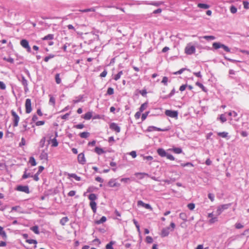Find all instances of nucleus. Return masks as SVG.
<instances>
[{
  "label": "nucleus",
  "instance_id": "69168bd1",
  "mask_svg": "<svg viewBox=\"0 0 249 249\" xmlns=\"http://www.w3.org/2000/svg\"><path fill=\"white\" fill-rule=\"evenodd\" d=\"M230 11L231 13L234 14L237 12V8L235 6H232L231 7Z\"/></svg>",
  "mask_w": 249,
  "mask_h": 249
},
{
  "label": "nucleus",
  "instance_id": "e433bc0d",
  "mask_svg": "<svg viewBox=\"0 0 249 249\" xmlns=\"http://www.w3.org/2000/svg\"><path fill=\"white\" fill-rule=\"evenodd\" d=\"M31 230L36 234H39V231L38 227L37 226H35L31 228Z\"/></svg>",
  "mask_w": 249,
  "mask_h": 249
},
{
  "label": "nucleus",
  "instance_id": "603ef678",
  "mask_svg": "<svg viewBox=\"0 0 249 249\" xmlns=\"http://www.w3.org/2000/svg\"><path fill=\"white\" fill-rule=\"evenodd\" d=\"M168 80V77H167L166 76H164L162 78V80L161 81V83H163L164 85L167 86V85Z\"/></svg>",
  "mask_w": 249,
  "mask_h": 249
},
{
  "label": "nucleus",
  "instance_id": "c03bdc74",
  "mask_svg": "<svg viewBox=\"0 0 249 249\" xmlns=\"http://www.w3.org/2000/svg\"><path fill=\"white\" fill-rule=\"evenodd\" d=\"M115 243V242L114 241H110L109 243H108L106 246V248L107 249H112L113 248L112 247V246Z\"/></svg>",
  "mask_w": 249,
  "mask_h": 249
},
{
  "label": "nucleus",
  "instance_id": "774afa93",
  "mask_svg": "<svg viewBox=\"0 0 249 249\" xmlns=\"http://www.w3.org/2000/svg\"><path fill=\"white\" fill-rule=\"evenodd\" d=\"M243 5L244 8L246 9H249V3L247 1H244Z\"/></svg>",
  "mask_w": 249,
  "mask_h": 249
},
{
  "label": "nucleus",
  "instance_id": "39448f33",
  "mask_svg": "<svg viewBox=\"0 0 249 249\" xmlns=\"http://www.w3.org/2000/svg\"><path fill=\"white\" fill-rule=\"evenodd\" d=\"M218 216H216V213L214 214L213 212L208 214V217L210 218L209 222L210 224H213L218 221Z\"/></svg>",
  "mask_w": 249,
  "mask_h": 249
},
{
  "label": "nucleus",
  "instance_id": "0e129e2a",
  "mask_svg": "<svg viewBox=\"0 0 249 249\" xmlns=\"http://www.w3.org/2000/svg\"><path fill=\"white\" fill-rule=\"evenodd\" d=\"M208 198L211 200V201L213 202L214 200V195L213 194L209 193L208 194Z\"/></svg>",
  "mask_w": 249,
  "mask_h": 249
},
{
  "label": "nucleus",
  "instance_id": "dca6fc26",
  "mask_svg": "<svg viewBox=\"0 0 249 249\" xmlns=\"http://www.w3.org/2000/svg\"><path fill=\"white\" fill-rule=\"evenodd\" d=\"M21 82L22 84L23 85V86L24 87V90L25 91H27V90H28V82H27V80L25 79V78L24 76H22Z\"/></svg>",
  "mask_w": 249,
  "mask_h": 249
},
{
  "label": "nucleus",
  "instance_id": "bb28decb",
  "mask_svg": "<svg viewBox=\"0 0 249 249\" xmlns=\"http://www.w3.org/2000/svg\"><path fill=\"white\" fill-rule=\"evenodd\" d=\"M69 177L74 178L77 181H80L81 180V177L77 176L75 174H69Z\"/></svg>",
  "mask_w": 249,
  "mask_h": 249
},
{
  "label": "nucleus",
  "instance_id": "a18cd8bd",
  "mask_svg": "<svg viewBox=\"0 0 249 249\" xmlns=\"http://www.w3.org/2000/svg\"><path fill=\"white\" fill-rule=\"evenodd\" d=\"M95 11V8L94 7L80 10V11H81L82 12H91V11L94 12Z\"/></svg>",
  "mask_w": 249,
  "mask_h": 249
},
{
  "label": "nucleus",
  "instance_id": "de8ad7c7",
  "mask_svg": "<svg viewBox=\"0 0 249 249\" xmlns=\"http://www.w3.org/2000/svg\"><path fill=\"white\" fill-rule=\"evenodd\" d=\"M54 57V55L50 54L48 56H46L44 58V61L45 62H48L50 59L53 58Z\"/></svg>",
  "mask_w": 249,
  "mask_h": 249
},
{
  "label": "nucleus",
  "instance_id": "680f3d73",
  "mask_svg": "<svg viewBox=\"0 0 249 249\" xmlns=\"http://www.w3.org/2000/svg\"><path fill=\"white\" fill-rule=\"evenodd\" d=\"M26 242L30 244H37V241L34 239H27L26 240Z\"/></svg>",
  "mask_w": 249,
  "mask_h": 249
},
{
  "label": "nucleus",
  "instance_id": "0eeeda50",
  "mask_svg": "<svg viewBox=\"0 0 249 249\" xmlns=\"http://www.w3.org/2000/svg\"><path fill=\"white\" fill-rule=\"evenodd\" d=\"M11 114L13 117V126L16 127L18 125V122L19 121V117L18 115L14 110L11 111Z\"/></svg>",
  "mask_w": 249,
  "mask_h": 249
},
{
  "label": "nucleus",
  "instance_id": "3c124183",
  "mask_svg": "<svg viewBox=\"0 0 249 249\" xmlns=\"http://www.w3.org/2000/svg\"><path fill=\"white\" fill-rule=\"evenodd\" d=\"M175 93V89H173L170 92V93L167 95L166 96V97H164V98H170L172 96H173L174 95Z\"/></svg>",
  "mask_w": 249,
  "mask_h": 249
},
{
  "label": "nucleus",
  "instance_id": "f8f14e48",
  "mask_svg": "<svg viewBox=\"0 0 249 249\" xmlns=\"http://www.w3.org/2000/svg\"><path fill=\"white\" fill-rule=\"evenodd\" d=\"M109 128L111 130L116 131L117 133H119L121 131L120 126H119L118 125L115 123H110L109 124Z\"/></svg>",
  "mask_w": 249,
  "mask_h": 249
},
{
  "label": "nucleus",
  "instance_id": "6e6d98bb",
  "mask_svg": "<svg viewBox=\"0 0 249 249\" xmlns=\"http://www.w3.org/2000/svg\"><path fill=\"white\" fill-rule=\"evenodd\" d=\"M219 119L222 123H224L227 121V119L226 118L225 115L224 114H221L219 117Z\"/></svg>",
  "mask_w": 249,
  "mask_h": 249
},
{
  "label": "nucleus",
  "instance_id": "a19ab883",
  "mask_svg": "<svg viewBox=\"0 0 249 249\" xmlns=\"http://www.w3.org/2000/svg\"><path fill=\"white\" fill-rule=\"evenodd\" d=\"M217 135L222 138H227L228 135V133L226 132H218Z\"/></svg>",
  "mask_w": 249,
  "mask_h": 249
},
{
  "label": "nucleus",
  "instance_id": "4468645a",
  "mask_svg": "<svg viewBox=\"0 0 249 249\" xmlns=\"http://www.w3.org/2000/svg\"><path fill=\"white\" fill-rule=\"evenodd\" d=\"M17 190L26 193H29V189L27 186H18L17 187Z\"/></svg>",
  "mask_w": 249,
  "mask_h": 249
},
{
  "label": "nucleus",
  "instance_id": "9d476101",
  "mask_svg": "<svg viewBox=\"0 0 249 249\" xmlns=\"http://www.w3.org/2000/svg\"><path fill=\"white\" fill-rule=\"evenodd\" d=\"M26 112L30 113L32 110L31 106V100L30 99H27L25 102Z\"/></svg>",
  "mask_w": 249,
  "mask_h": 249
},
{
  "label": "nucleus",
  "instance_id": "72a5a7b5",
  "mask_svg": "<svg viewBox=\"0 0 249 249\" xmlns=\"http://www.w3.org/2000/svg\"><path fill=\"white\" fill-rule=\"evenodd\" d=\"M55 98L53 96L50 95L49 104L52 105L53 106H54L55 105Z\"/></svg>",
  "mask_w": 249,
  "mask_h": 249
},
{
  "label": "nucleus",
  "instance_id": "13d9d810",
  "mask_svg": "<svg viewBox=\"0 0 249 249\" xmlns=\"http://www.w3.org/2000/svg\"><path fill=\"white\" fill-rule=\"evenodd\" d=\"M235 227L237 229H240L243 228L244 227V226L240 223H236L235 224Z\"/></svg>",
  "mask_w": 249,
  "mask_h": 249
},
{
  "label": "nucleus",
  "instance_id": "c85d7f7f",
  "mask_svg": "<svg viewBox=\"0 0 249 249\" xmlns=\"http://www.w3.org/2000/svg\"><path fill=\"white\" fill-rule=\"evenodd\" d=\"M197 6L200 8H202L204 9H208L210 7V6L208 4L200 3L197 4Z\"/></svg>",
  "mask_w": 249,
  "mask_h": 249
},
{
  "label": "nucleus",
  "instance_id": "ea45409f",
  "mask_svg": "<svg viewBox=\"0 0 249 249\" xmlns=\"http://www.w3.org/2000/svg\"><path fill=\"white\" fill-rule=\"evenodd\" d=\"M55 82L57 84H59L61 82V79L60 78V74L59 73L56 74L55 76Z\"/></svg>",
  "mask_w": 249,
  "mask_h": 249
},
{
  "label": "nucleus",
  "instance_id": "cd10ccee",
  "mask_svg": "<svg viewBox=\"0 0 249 249\" xmlns=\"http://www.w3.org/2000/svg\"><path fill=\"white\" fill-rule=\"evenodd\" d=\"M69 218L68 217H64L60 220V223L62 226H64L66 223L69 221Z\"/></svg>",
  "mask_w": 249,
  "mask_h": 249
},
{
  "label": "nucleus",
  "instance_id": "338daca9",
  "mask_svg": "<svg viewBox=\"0 0 249 249\" xmlns=\"http://www.w3.org/2000/svg\"><path fill=\"white\" fill-rule=\"evenodd\" d=\"M0 89L2 90H4L6 89L5 84L2 81H0Z\"/></svg>",
  "mask_w": 249,
  "mask_h": 249
},
{
  "label": "nucleus",
  "instance_id": "393cba45",
  "mask_svg": "<svg viewBox=\"0 0 249 249\" xmlns=\"http://www.w3.org/2000/svg\"><path fill=\"white\" fill-rule=\"evenodd\" d=\"M89 199L90 200V202H95L97 199V196L94 194H91L89 196Z\"/></svg>",
  "mask_w": 249,
  "mask_h": 249
},
{
  "label": "nucleus",
  "instance_id": "b1692460",
  "mask_svg": "<svg viewBox=\"0 0 249 249\" xmlns=\"http://www.w3.org/2000/svg\"><path fill=\"white\" fill-rule=\"evenodd\" d=\"M123 74V72L122 71H120L117 74L113 75V79L115 81L118 80L121 77V76Z\"/></svg>",
  "mask_w": 249,
  "mask_h": 249
},
{
  "label": "nucleus",
  "instance_id": "20e7f679",
  "mask_svg": "<svg viewBox=\"0 0 249 249\" xmlns=\"http://www.w3.org/2000/svg\"><path fill=\"white\" fill-rule=\"evenodd\" d=\"M231 205V203L229 204H223L221 205L220 206H219L217 208V210L215 212L216 213V216H218L225 210L228 209L230 206Z\"/></svg>",
  "mask_w": 249,
  "mask_h": 249
},
{
  "label": "nucleus",
  "instance_id": "8fccbe9b",
  "mask_svg": "<svg viewBox=\"0 0 249 249\" xmlns=\"http://www.w3.org/2000/svg\"><path fill=\"white\" fill-rule=\"evenodd\" d=\"M131 180V178H122L121 181L124 183H129Z\"/></svg>",
  "mask_w": 249,
  "mask_h": 249
},
{
  "label": "nucleus",
  "instance_id": "f03ea898",
  "mask_svg": "<svg viewBox=\"0 0 249 249\" xmlns=\"http://www.w3.org/2000/svg\"><path fill=\"white\" fill-rule=\"evenodd\" d=\"M213 47L215 49H218L219 48H222L225 51L227 52H230V49L227 46L221 44L220 42H214L213 44Z\"/></svg>",
  "mask_w": 249,
  "mask_h": 249
},
{
  "label": "nucleus",
  "instance_id": "864d4df0",
  "mask_svg": "<svg viewBox=\"0 0 249 249\" xmlns=\"http://www.w3.org/2000/svg\"><path fill=\"white\" fill-rule=\"evenodd\" d=\"M114 93V89L112 88H108L107 90L108 95H112Z\"/></svg>",
  "mask_w": 249,
  "mask_h": 249
},
{
  "label": "nucleus",
  "instance_id": "4c0bfd02",
  "mask_svg": "<svg viewBox=\"0 0 249 249\" xmlns=\"http://www.w3.org/2000/svg\"><path fill=\"white\" fill-rule=\"evenodd\" d=\"M147 107V103H144L143 104H142L141 107H140V112H142Z\"/></svg>",
  "mask_w": 249,
  "mask_h": 249
},
{
  "label": "nucleus",
  "instance_id": "a211bd4d",
  "mask_svg": "<svg viewBox=\"0 0 249 249\" xmlns=\"http://www.w3.org/2000/svg\"><path fill=\"white\" fill-rule=\"evenodd\" d=\"M134 175L139 179H142L144 178V176H148V174L145 173H136Z\"/></svg>",
  "mask_w": 249,
  "mask_h": 249
},
{
  "label": "nucleus",
  "instance_id": "79ce46f5",
  "mask_svg": "<svg viewBox=\"0 0 249 249\" xmlns=\"http://www.w3.org/2000/svg\"><path fill=\"white\" fill-rule=\"evenodd\" d=\"M89 132H84L80 134V136L82 138H87L89 137Z\"/></svg>",
  "mask_w": 249,
  "mask_h": 249
},
{
  "label": "nucleus",
  "instance_id": "4d7b16f0",
  "mask_svg": "<svg viewBox=\"0 0 249 249\" xmlns=\"http://www.w3.org/2000/svg\"><path fill=\"white\" fill-rule=\"evenodd\" d=\"M181 166L182 167H186V166L193 167L194 165L192 163H191V162H187V163H181Z\"/></svg>",
  "mask_w": 249,
  "mask_h": 249
},
{
  "label": "nucleus",
  "instance_id": "9b49d317",
  "mask_svg": "<svg viewBox=\"0 0 249 249\" xmlns=\"http://www.w3.org/2000/svg\"><path fill=\"white\" fill-rule=\"evenodd\" d=\"M137 205H138V206L143 207L145 208V209L150 210V211H152V210H153V209H152V207L150 206V205H149V204H146V203H144L142 200L138 201Z\"/></svg>",
  "mask_w": 249,
  "mask_h": 249
},
{
  "label": "nucleus",
  "instance_id": "37998d69",
  "mask_svg": "<svg viewBox=\"0 0 249 249\" xmlns=\"http://www.w3.org/2000/svg\"><path fill=\"white\" fill-rule=\"evenodd\" d=\"M106 220H107L106 217L105 216H103L101 217V218L99 220L96 221V223L97 224H100L103 223L104 222H106Z\"/></svg>",
  "mask_w": 249,
  "mask_h": 249
},
{
  "label": "nucleus",
  "instance_id": "052dcab7",
  "mask_svg": "<svg viewBox=\"0 0 249 249\" xmlns=\"http://www.w3.org/2000/svg\"><path fill=\"white\" fill-rule=\"evenodd\" d=\"M149 113V112L148 111V112H146L144 113H143L142 114V121H144V120L146 119V118H147V116H148Z\"/></svg>",
  "mask_w": 249,
  "mask_h": 249
},
{
  "label": "nucleus",
  "instance_id": "412c9836",
  "mask_svg": "<svg viewBox=\"0 0 249 249\" xmlns=\"http://www.w3.org/2000/svg\"><path fill=\"white\" fill-rule=\"evenodd\" d=\"M89 206L94 213H96L97 210V204L95 202H90Z\"/></svg>",
  "mask_w": 249,
  "mask_h": 249
},
{
  "label": "nucleus",
  "instance_id": "a878e982",
  "mask_svg": "<svg viewBox=\"0 0 249 249\" xmlns=\"http://www.w3.org/2000/svg\"><path fill=\"white\" fill-rule=\"evenodd\" d=\"M199 38L200 39V38H204L208 41L214 40L215 39V37L213 36H205L199 37Z\"/></svg>",
  "mask_w": 249,
  "mask_h": 249
},
{
  "label": "nucleus",
  "instance_id": "5701e85b",
  "mask_svg": "<svg viewBox=\"0 0 249 249\" xmlns=\"http://www.w3.org/2000/svg\"><path fill=\"white\" fill-rule=\"evenodd\" d=\"M94 151L98 155H102L105 153V151L103 148L98 147H95Z\"/></svg>",
  "mask_w": 249,
  "mask_h": 249
},
{
  "label": "nucleus",
  "instance_id": "4be33fe9",
  "mask_svg": "<svg viewBox=\"0 0 249 249\" xmlns=\"http://www.w3.org/2000/svg\"><path fill=\"white\" fill-rule=\"evenodd\" d=\"M92 116V112H88L86 113L85 114L82 116V117L87 120H90Z\"/></svg>",
  "mask_w": 249,
  "mask_h": 249
},
{
  "label": "nucleus",
  "instance_id": "e2e57ef3",
  "mask_svg": "<svg viewBox=\"0 0 249 249\" xmlns=\"http://www.w3.org/2000/svg\"><path fill=\"white\" fill-rule=\"evenodd\" d=\"M128 154L131 156L133 158H135L137 157V154L135 151H132L129 152Z\"/></svg>",
  "mask_w": 249,
  "mask_h": 249
},
{
  "label": "nucleus",
  "instance_id": "7c9ffc66",
  "mask_svg": "<svg viewBox=\"0 0 249 249\" xmlns=\"http://www.w3.org/2000/svg\"><path fill=\"white\" fill-rule=\"evenodd\" d=\"M53 38V34H49L44 37L42 38V40H52Z\"/></svg>",
  "mask_w": 249,
  "mask_h": 249
},
{
  "label": "nucleus",
  "instance_id": "f3484780",
  "mask_svg": "<svg viewBox=\"0 0 249 249\" xmlns=\"http://www.w3.org/2000/svg\"><path fill=\"white\" fill-rule=\"evenodd\" d=\"M157 153L159 156L161 157H166L167 155L166 152L163 148H160L157 149Z\"/></svg>",
  "mask_w": 249,
  "mask_h": 249
},
{
  "label": "nucleus",
  "instance_id": "423d86ee",
  "mask_svg": "<svg viewBox=\"0 0 249 249\" xmlns=\"http://www.w3.org/2000/svg\"><path fill=\"white\" fill-rule=\"evenodd\" d=\"M169 130V128H160L154 126H149L147 128V131L149 132H152L153 131H167Z\"/></svg>",
  "mask_w": 249,
  "mask_h": 249
},
{
  "label": "nucleus",
  "instance_id": "f257e3e1",
  "mask_svg": "<svg viewBox=\"0 0 249 249\" xmlns=\"http://www.w3.org/2000/svg\"><path fill=\"white\" fill-rule=\"evenodd\" d=\"M175 227V224L173 222L170 224V227L163 228L161 231L160 236L162 237L167 236L171 231H173Z\"/></svg>",
  "mask_w": 249,
  "mask_h": 249
},
{
  "label": "nucleus",
  "instance_id": "5fc2aeb1",
  "mask_svg": "<svg viewBox=\"0 0 249 249\" xmlns=\"http://www.w3.org/2000/svg\"><path fill=\"white\" fill-rule=\"evenodd\" d=\"M163 3V2L162 1H157V2H153L149 3V4L158 6H160V5L162 4Z\"/></svg>",
  "mask_w": 249,
  "mask_h": 249
},
{
  "label": "nucleus",
  "instance_id": "58836bf2",
  "mask_svg": "<svg viewBox=\"0 0 249 249\" xmlns=\"http://www.w3.org/2000/svg\"><path fill=\"white\" fill-rule=\"evenodd\" d=\"M29 162L32 166H35L36 164V160L33 157L30 158Z\"/></svg>",
  "mask_w": 249,
  "mask_h": 249
},
{
  "label": "nucleus",
  "instance_id": "473e14b6",
  "mask_svg": "<svg viewBox=\"0 0 249 249\" xmlns=\"http://www.w3.org/2000/svg\"><path fill=\"white\" fill-rule=\"evenodd\" d=\"M51 143L53 147H56L58 145V142L55 138L53 139L51 141Z\"/></svg>",
  "mask_w": 249,
  "mask_h": 249
},
{
  "label": "nucleus",
  "instance_id": "6e6552de",
  "mask_svg": "<svg viewBox=\"0 0 249 249\" xmlns=\"http://www.w3.org/2000/svg\"><path fill=\"white\" fill-rule=\"evenodd\" d=\"M20 45L22 47L26 49L28 52L30 53L31 52V49L29 46L28 41L26 39H22L20 41Z\"/></svg>",
  "mask_w": 249,
  "mask_h": 249
},
{
  "label": "nucleus",
  "instance_id": "c9c22d12",
  "mask_svg": "<svg viewBox=\"0 0 249 249\" xmlns=\"http://www.w3.org/2000/svg\"><path fill=\"white\" fill-rule=\"evenodd\" d=\"M0 235H1L3 238L6 237V232L3 230V228L0 226Z\"/></svg>",
  "mask_w": 249,
  "mask_h": 249
},
{
  "label": "nucleus",
  "instance_id": "c756f323",
  "mask_svg": "<svg viewBox=\"0 0 249 249\" xmlns=\"http://www.w3.org/2000/svg\"><path fill=\"white\" fill-rule=\"evenodd\" d=\"M179 217L184 221H187V215L185 213H181L179 214Z\"/></svg>",
  "mask_w": 249,
  "mask_h": 249
},
{
  "label": "nucleus",
  "instance_id": "7ed1b4c3",
  "mask_svg": "<svg viewBox=\"0 0 249 249\" xmlns=\"http://www.w3.org/2000/svg\"><path fill=\"white\" fill-rule=\"evenodd\" d=\"M196 52V47L191 44V43H188L186 45L185 49V53L188 55H191L195 53Z\"/></svg>",
  "mask_w": 249,
  "mask_h": 249
},
{
  "label": "nucleus",
  "instance_id": "49530a36",
  "mask_svg": "<svg viewBox=\"0 0 249 249\" xmlns=\"http://www.w3.org/2000/svg\"><path fill=\"white\" fill-rule=\"evenodd\" d=\"M32 177V175L30 173H27L26 170L24 172V174L22 176L23 179H26L28 178Z\"/></svg>",
  "mask_w": 249,
  "mask_h": 249
},
{
  "label": "nucleus",
  "instance_id": "1a4fd4ad",
  "mask_svg": "<svg viewBox=\"0 0 249 249\" xmlns=\"http://www.w3.org/2000/svg\"><path fill=\"white\" fill-rule=\"evenodd\" d=\"M165 114L166 116L171 118H177L178 115V112L177 111L171 110H166L165 112Z\"/></svg>",
  "mask_w": 249,
  "mask_h": 249
},
{
  "label": "nucleus",
  "instance_id": "ddd939ff",
  "mask_svg": "<svg viewBox=\"0 0 249 249\" xmlns=\"http://www.w3.org/2000/svg\"><path fill=\"white\" fill-rule=\"evenodd\" d=\"M78 161L80 164H84L86 162V159L84 153H81L78 155Z\"/></svg>",
  "mask_w": 249,
  "mask_h": 249
},
{
  "label": "nucleus",
  "instance_id": "2f4dec72",
  "mask_svg": "<svg viewBox=\"0 0 249 249\" xmlns=\"http://www.w3.org/2000/svg\"><path fill=\"white\" fill-rule=\"evenodd\" d=\"M143 160H147V161H149L148 163L149 165L151 164V161L153 160V157L151 156H144Z\"/></svg>",
  "mask_w": 249,
  "mask_h": 249
},
{
  "label": "nucleus",
  "instance_id": "09e8293b",
  "mask_svg": "<svg viewBox=\"0 0 249 249\" xmlns=\"http://www.w3.org/2000/svg\"><path fill=\"white\" fill-rule=\"evenodd\" d=\"M145 241L147 243L150 244L153 242V238L151 236H146V237L145 238Z\"/></svg>",
  "mask_w": 249,
  "mask_h": 249
},
{
  "label": "nucleus",
  "instance_id": "2eb2a0df",
  "mask_svg": "<svg viewBox=\"0 0 249 249\" xmlns=\"http://www.w3.org/2000/svg\"><path fill=\"white\" fill-rule=\"evenodd\" d=\"M108 184L109 186H110L111 187L119 186L120 185V184L119 183H118L116 182L115 179H111L109 181Z\"/></svg>",
  "mask_w": 249,
  "mask_h": 249
},
{
  "label": "nucleus",
  "instance_id": "aec40b11",
  "mask_svg": "<svg viewBox=\"0 0 249 249\" xmlns=\"http://www.w3.org/2000/svg\"><path fill=\"white\" fill-rule=\"evenodd\" d=\"M169 151H173L176 154H180L182 152L181 148L179 147H175L173 148H170L168 149Z\"/></svg>",
  "mask_w": 249,
  "mask_h": 249
},
{
  "label": "nucleus",
  "instance_id": "6ab92c4d",
  "mask_svg": "<svg viewBox=\"0 0 249 249\" xmlns=\"http://www.w3.org/2000/svg\"><path fill=\"white\" fill-rule=\"evenodd\" d=\"M228 115L230 116H232L234 120L236 121H239V118H237L238 114L234 111H231L228 113Z\"/></svg>",
  "mask_w": 249,
  "mask_h": 249
},
{
  "label": "nucleus",
  "instance_id": "f704fd0d",
  "mask_svg": "<svg viewBox=\"0 0 249 249\" xmlns=\"http://www.w3.org/2000/svg\"><path fill=\"white\" fill-rule=\"evenodd\" d=\"M196 84V85L198 86L199 88H200L203 91H204L205 92H207V90L206 88L201 83H200L198 82H197Z\"/></svg>",
  "mask_w": 249,
  "mask_h": 249
},
{
  "label": "nucleus",
  "instance_id": "bf43d9fd",
  "mask_svg": "<svg viewBox=\"0 0 249 249\" xmlns=\"http://www.w3.org/2000/svg\"><path fill=\"white\" fill-rule=\"evenodd\" d=\"M187 207L190 210H193L195 208V205L194 203H189L188 204Z\"/></svg>",
  "mask_w": 249,
  "mask_h": 249
}]
</instances>
